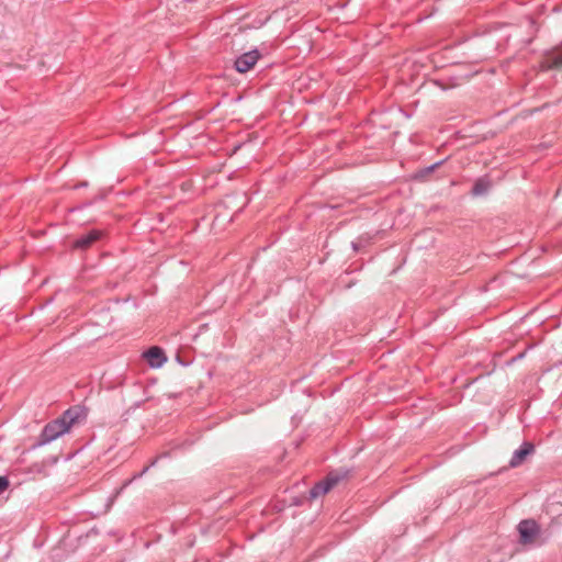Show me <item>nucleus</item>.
<instances>
[{"label": "nucleus", "instance_id": "obj_19", "mask_svg": "<svg viewBox=\"0 0 562 562\" xmlns=\"http://www.w3.org/2000/svg\"><path fill=\"white\" fill-rule=\"evenodd\" d=\"M144 404V401H137L135 402L132 406H131V409L135 411L137 408H140Z\"/></svg>", "mask_w": 562, "mask_h": 562}, {"label": "nucleus", "instance_id": "obj_13", "mask_svg": "<svg viewBox=\"0 0 562 562\" xmlns=\"http://www.w3.org/2000/svg\"><path fill=\"white\" fill-rule=\"evenodd\" d=\"M46 464L45 463H34L30 467L29 472L30 473H43L45 471Z\"/></svg>", "mask_w": 562, "mask_h": 562}, {"label": "nucleus", "instance_id": "obj_5", "mask_svg": "<svg viewBox=\"0 0 562 562\" xmlns=\"http://www.w3.org/2000/svg\"><path fill=\"white\" fill-rule=\"evenodd\" d=\"M142 356L151 369L161 368L168 360L166 351L160 346L149 347Z\"/></svg>", "mask_w": 562, "mask_h": 562}, {"label": "nucleus", "instance_id": "obj_16", "mask_svg": "<svg viewBox=\"0 0 562 562\" xmlns=\"http://www.w3.org/2000/svg\"><path fill=\"white\" fill-rule=\"evenodd\" d=\"M157 461H158V458L154 459V460L149 463V465L145 467V468L143 469V471H142L139 474H137L135 477H139V476H142L145 472H147V471H148V469H149L150 467L156 465Z\"/></svg>", "mask_w": 562, "mask_h": 562}, {"label": "nucleus", "instance_id": "obj_6", "mask_svg": "<svg viewBox=\"0 0 562 562\" xmlns=\"http://www.w3.org/2000/svg\"><path fill=\"white\" fill-rule=\"evenodd\" d=\"M542 70L560 69L562 68V49L554 47L543 54L540 63Z\"/></svg>", "mask_w": 562, "mask_h": 562}, {"label": "nucleus", "instance_id": "obj_10", "mask_svg": "<svg viewBox=\"0 0 562 562\" xmlns=\"http://www.w3.org/2000/svg\"><path fill=\"white\" fill-rule=\"evenodd\" d=\"M443 162H445V160H440V161H437V162H435V164H432V165H430V166H428V167H425V168L419 169V170L415 173L414 178H415L416 180H426V179L428 178V176H429L430 173H432V172H434L438 167H440Z\"/></svg>", "mask_w": 562, "mask_h": 562}, {"label": "nucleus", "instance_id": "obj_23", "mask_svg": "<svg viewBox=\"0 0 562 562\" xmlns=\"http://www.w3.org/2000/svg\"><path fill=\"white\" fill-rule=\"evenodd\" d=\"M524 355H525L524 352L519 353L518 356L514 357V358L512 359V361H515V360H517V359H521V358L524 357Z\"/></svg>", "mask_w": 562, "mask_h": 562}, {"label": "nucleus", "instance_id": "obj_15", "mask_svg": "<svg viewBox=\"0 0 562 562\" xmlns=\"http://www.w3.org/2000/svg\"><path fill=\"white\" fill-rule=\"evenodd\" d=\"M176 361L182 367H189L192 363V360L190 358L182 357L179 353L176 356Z\"/></svg>", "mask_w": 562, "mask_h": 562}, {"label": "nucleus", "instance_id": "obj_14", "mask_svg": "<svg viewBox=\"0 0 562 562\" xmlns=\"http://www.w3.org/2000/svg\"><path fill=\"white\" fill-rule=\"evenodd\" d=\"M286 457H288V451H286V450H284V451L282 452V454H281V456L279 457V459H278V464H281L282 462H284V461H285V459H286ZM281 471H282V470H281V467H280V465H276V469H273V473H276V474H280V473H281Z\"/></svg>", "mask_w": 562, "mask_h": 562}, {"label": "nucleus", "instance_id": "obj_4", "mask_svg": "<svg viewBox=\"0 0 562 562\" xmlns=\"http://www.w3.org/2000/svg\"><path fill=\"white\" fill-rule=\"evenodd\" d=\"M103 237H104V232L101 229L93 228V229L87 231L83 234L79 235L74 240L72 248L85 251V250L89 249L90 247H92V245L94 243L102 239Z\"/></svg>", "mask_w": 562, "mask_h": 562}, {"label": "nucleus", "instance_id": "obj_11", "mask_svg": "<svg viewBox=\"0 0 562 562\" xmlns=\"http://www.w3.org/2000/svg\"><path fill=\"white\" fill-rule=\"evenodd\" d=\"M316 499V483H314L308 491V497H293L292 498V505L294 506H301L304 502H308L310 505H312V502Z\"/></svg>", "mask_w": 562, "mask_h": 562}, {"label": "nucleus", "instance_id": "obj_9", "mask_svg": "<svg viewBox=\"0 0 562 562\" xmlns=\"http://www.w3.org/2000/svg\"><path fill=\"white\" fill-rule=\"evenodd\" d=\"M491 188V182L485 178L477 179L471 190L472 195L479 196L487 193Z\"/></svg>", "mask_w": 562, "mask_h": 562}, {"label": "nucleus", "instance_id": "obj_21", "mask_svg": "<svg viewBox=\"0 0 562 562\" xmlns=\"http://www.w3.org/2000/svg\"><path fill=\"white\" fill-rule=\"evenodd\" d=\"M58 462V458L57 457H50L48 458L47 460V463H50V464H55Z\"/></svg>", "mask_w": 562, "mask_h": 562}, {"label": "nucleus", "instance_id": "obj_8", "mask_svg": "<svg viewBox=\"0 0 562 562\" xmlns=\"http://www.w3.org/2000/svg\"><path fill=\"white\" fill-rule=\"evenodd\" d=\"M346 476V473H339L337 471H330L327 476L318 482V495L327 494L329 491L334 488L344 477Z\"/></svg>", "mask_w": 562, "mask_h": 562}, {"label": "nucleus", "instance_id": "obj_3", "mask_svg": "<svg viewBox=\"0 0 562 562\" xmlns=\"http://www.w3.org/2000/svg\"><path fill=\"white\" fill-rule=\"evenodd\" d=\"M261 58L262 53L258 48H254L235 58L234 69L239 74H246L251 70Z\"/></svg>", "mask_w": 562, "mask_h": 562}, {"label": "nucleus", "instance_id": "obj_25", "mask_svg": "<svg viewBox=\"0 0 562 562\" xmlns=\"http://www.w3.org/2000/svg\"><path fill=\"white\" fill-rule=\"evenodd\" d=\"M240 147H241V145H240V144H239V145H237V146L235 147V150L239 149Z\"/></svg>", "mask_w": 562, "mask_h": 562}, {"label": "nucleus", "instance_id": "obj_22", "mask_svg": "<svg viewBox=\"0 0 562 562\" xmlns=\"http://www.w3.org/2000/svg\"><path fill=\"white\" fill-rule=\"evenodd\" d=\"M352 248L358 251L360 249V244L359 243H352Z\"/></svg>", "mask_w": 562, "mask_h": 562}, {"label": "nucleus", "instance_id": "obj_17", "mask_svg": "<svg viewBox=\"0 0 562 562\" xmlns=\"http://www.w3.org/2000/svg\"><path fill=\"white\" fill-rule=\"evenodd\" d=\"M330 55H331V52L326 50L324 48H322V49L318 48V57L326 58V57H329Z\"/></svg>", "mask_w": 562, "mask_h": 562}, {"label": "nucleus", "instance_id": "obj_12", "mask_svg": "<svg viewBox=\"0 0 562 562\" xmlns=\"http://www.w3.org/2000/svg\"><path fill=\"white\" fill-rule=\"evenodd\" d=\"M10 487V480L7 475H0V495Z\"/></svg>", "mask_w": 562, "mask_h": 562}, {"label": "nucleus", "instance_id": "obj_7", "mask_svg": "<svg viewBox=\"0 0 562 562\" xmlns=\"http://www.w3.org/2000/svg\"><path fill=\"white\" fill-rule=\"evenodd\" d=\"M535 452V445L530 441H525L517 450L514 451L509 461V467L517 468L524 463L528 456Z\"/></svg>", "mask_w": 562, "mask_h": 562}, {"label": "nucleus", "instance_id": "obj_18", "mask_svg": "<svg viewBox=\"0 0 562 562\" xmlns=\"http://www.w3.org/2000/svg\"><path fill=\"white\" fill-rule=\"evenodd\" d=\"M100 531L97 527H92L88 532H87V537H91V536H97L99 535Z\"/></svg>", "mask_w": 562, "mask_h": 562}, {"label": "nucleus", "instance_id": "obj_20", "mask_svg": "<svg viewBox=\"0 0 562 562\" xmlns=\"http://www.w3.org/2000/svg\"><path fill=\"white\" fill-rule=\"evenodd\" d=\"M87 187H88V181H81L75 186L76 189L87 188Z\"/></svg>", "mask_w": 562, "mask_h": 562}, {"label": "nucleus", "instance_id": "obj_1", "mask_svg": "<svg viewBox=\"0 0 562 562\" xmlns=\"http://www.w3.org/2000/svg\"><path fill=\"white\" fill-rule=\"evenodd\" d=\"M87 412L83 407L75 405L66 409L59 417L48 422L42 429L31 450L43 447L65 434H68L71 427L82 419H86Z\"/></svg>", "mask_w": 562, "mask_h": 562}, {"label": "nucleus", "instance_id": "obj_24", "mask_svg": "<svg viewBox=\"0 0 562 562\" xmlns=\"http://www.w3.org/2000/svg\"><path fill=\"white\" fill-rule=\"evenodd\" d=\"M317 209H328L327 205H324V206H321L319 204L317 205Z\"/></svg>", "mask_w": 562, "mask_h": 562}, {"label": "nucleus", "instance_id": "obj_2", "mask_svg": "<svg viewBox=\"0 0 562 562\" xmlns=\"http://www.w3.org/2000/svg\"><path fill=\"white\" fill-rule=\"evenodd\" d=\"M519 543L522 546L544 544L551 537L548 530H542L535 519H524L517 526Z\"/></svg>", "mask_w": 562, "mask_h": 562}]
</instances>
